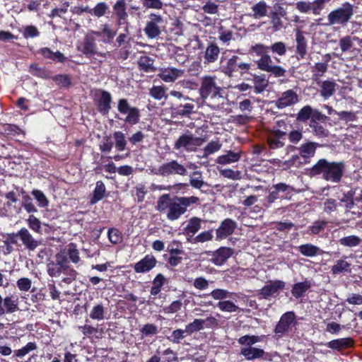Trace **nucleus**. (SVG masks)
Listing matches in <instances>:
<instances>
[{
	"mask_svg": "<svg viewBox=\"0 0 362 362\" xmlns=\"http://www.w3.org/2000/svg\"><path fill=\"white\" fill-rule=\"evenodd\" d=\"M166 90L167 88L164 86H153L149 90V95L155 100H160L167 98Z\"/></svg>",
	"mask_w": 362,
	"mask_h": 362,
	"instance_id": "864d4df0",
	"label": "nucleus"
},
{
	"mask_svg": "<svg viewBox=\"0 0 362 362\" xmlns=\"http://www.w3.org/2000/svg\"><path fill=\"white\" fill-rule=\"evenodd\" d=\"M51 79L61 88H69L71 85V78L68 74H57L52 76Z\"/></svg>",
	"mask_w": 362,
	"mask_h": 362,
	"instance_id": "49530a36",
	"label": "nucleus"
},
{
	"mask_svg": "<svg viewBox=\"0 0 362 362\" xmlns=\"http://www.w3.org/2000/svg\"><path fill=\"white\" fill-rule=\"evenodd\" d=\"M347 257L344 256L343 258L338 259L331 267L332 274L334 275L342 273H350L351 272V264L347 262Z\"/></svg>",
	"mask_w": 362,
	"mask_h": 362,
	"instance_id": "c85d7f7f",
	"label": "nucleus"
},
{
	"mask_svg": "<svg viewBox=\"0 0 362 362\" xmlns=\"http://www.w3.org/2000/svg\"><path fill=\"white\" fill-rule=\"evenodd\" d=\"M117 110L120 114L127 115L124 119L125 123L132 126L139 122L141 117L140 110L137 107L131 106L127 99H119Z\"/></svg>",
	"mask_w": 362,
	"mask_h": 362,
	"instance_id": "9d476101",
	"label": "nucleus"
},
{
	"mask_svg": "<svg viewBox=\"0 0 362 362\" xmlns=\"http://www.w3.org/2000/svg\"><path fill=\"white\" fill-rule=\"evenodd\" d=\"M285 15L286 11L282 7H279V13L276 11H272L271 13V23L276 30H279L282 27L281 16L284 17Z\"/></svg>",
	"mask_w": 362,
	"mask_h": 362,
	"instance_id": "09e8293b",
	"label": "nucleus"
},
{
	"mask_svg": "<svg viewBox=\"0 0 362 362\" xmlns=\"http://www.w3.org/2000/svg\"><path fill=\"white\" fill-rule=\"evenodd\" d=\"M217 306L223 312L233 313L239 310L238 306L230 300L219 301Z\"/></svg>",
	"mask_w": 362,
	"mask_h": 362,
	"instance_id": "774afa93",
	"label": "nucleus"
},
{
	"mask_svg": "<svg viewBox=\"0 0 362 362\" xmlns=\"http://www.w3.org/2000/svg\"><path fill=\"white\" fill-rule=\"evenodd\" d=\"M236 228V221L229 218L224 219L216 230V240L219 241L226 239L234 233Z\"/></svg>",
	"mask_w": 362,
	"mask_h": 362,
	"instance_id": "dca6fc26",
	"label": "nucleus"
},
{
	"mask_svg": "<svg viewBox=\"0 0 362 362\" xmlns=\"http://www.w3.org/2000/svg\"><path fill=\"white\" fill-rule=\"evenodd\" d=\"M186 167L179 163L177 160H171L169 162L163 163L157 169L154 174L168 177L170 176H185L187 174Z\"/></svg>",
	"mask_w": 362,
	"mask_h": 362,
	"instance_id": "9b49d317",
	"label": "nucleus"
},
{
	"mask_svg": "<svg viewBox=\"0 0 362 362\" xmlns=\"http://www.w3.org/2000/svg\"><path fill=\"white\" fill-rule=\"evenodd\" d=\"M320 146V144L310 140L305 141L298 147L289 145L287 147L288 151H293L297 150L298 153L293 155L288 160L285 161V164L289 167L295 166L296 168L309 164L311 162V159L315 156L317 149Z\"/></svg>",
	"mask_w": 362,
	"mask_h": 362,
	"instance_id": "7ed1b4c3",
	"label": "nucleus"
},
{
	"mask_svg": "<svg viewBox=\"0 0 362 362\" xmlns=\"http://www.w3.org/2000/svg\"><path fill=\"white\" fill-rule=\"evenodd\" d=\"M95 40L93 37H86L83 40L81 52L86 57L94 55L97 53Z\"/></svg>",
	"mask_w": 362,
	"mask_h": 362,
	"instance_id": "c9c22d12",
	"label": "nucleus"
},
{
	"mask_svg": "<svg viewBox=\"0 0 362 362\" xmlns=\"http://www.w3.org/2000/svg\"><path fill=\"white\" fill-rule=\"evenodd\" d=\"M206 141V137L194 136L189 131L181 134L175 141L173 148L180 152H196Z\"/></svg>",
	"mask_w": 362,
	"mask_h": 362,
	"instance_id": "6e6552de",
	"label": "nucleus"
},
{
	"mask_svg": "<svg viewBox=\"0 0 362 362\" xmlns=\"http://www.w3.org/2000/svg\"><path fill=\"white\" fill-rule=\"evenodd\" d=\"M298 102V94L292 89L283 92L276 100L274 105L278 109H284L295 105Z\"/></svg>",
	"mask_w": 362,
	"mask_h": 362,
	"instance_id": "a211bd4d",
	"label": "nucleus"
},
{
	"mask_svg": "<svg viewBox=\"0 0 362 362\" xmlns=\"http://www.w3.org/2000/svg\"><path fill=\"white\" fill-rule=\"evenodd\" d=\"M328 221L324 220H317L313 222V225L309 226V230L311 234L318 235L320 232L324 230L327 227Z\"/></svg>",
	"mask_w": 362,
	"mask_h": 362,
	"instance_id": "338daca9",
	"label": "nucleus"
},
{
	"mask_svg": "<svg viewBox=\"0 0 362 362\" xmlns=\"http://www.w3.org/2000/svg\"><path fill=\"white\" fill-rule=\"evenodd\" d=\"M184 254L182 247L175 249H170V257L168 259V263L172 267H176L181 263L182 258L181 255Z\"/></svg>",
	"mask_w": 362,
	"mask_h": 362,
	"instance_id": "c03bdc74",
	"label": "nucleus"
},
{
	"mask_svg": "<svg viewBox=\"0 0 362 362\" xmlns=\"http://www.w3.org/2000/svg\"><path fill=\"white\" fill-rule=\"evenodd\" d=\"M285 282L281 280L269 281V284L264 286L258 291L257 296L259 299H269L271 296L280 290L285 288Z\"/></svg>",
	"mask_w": 362,
	"mask_h": 362,
	"instance_id": "2eb2a0df",
	"label": "nucleus"
},
{
	"mask_svg": "<svg viewBox=\"0 0 362 362\" xmlns=\"http://www.w3.org/2000/svg\"><path fill=\"white\" fill-rule=\"evenodd\" d=\"M204 329V322L202 319H194L193 322L185 326L187 335H192L193 333L199 332Z\"/></svg>",
	"mask_w": 362,
	"mask_h": 362,
	"instance_id": "603ef678",
	"label": "nucleus"
},
{
	"mask_svg": "<svg viewBox=\"0 0 362 362\" xmlns=\"http://www.w3.org/2000/svg\"><path fill=\"white\" fill-rule=\"evenodd\" d=\"M89 316L95 320H102L105 318V308L102 303L94 305L90 312Z\"/></svg>",
	"mask_w": 362,
	"mask_h": 362,
	"instance_id": "5fc2aeb1",
	"label": "nucleus"
},
{
	"mask_svg": "<svg viewBox=\"0 0 362 362\" xmlns=\"http://www.w3.org/2000/svg\"><path fill=\"white\" fill-rule=\"evenodd\" d=\"M189 185L195 189H201L204 182L202 179V173L199 171H194L192 173L189 179Z\"/></svg>",
	"mask_w": 362,
	"mask_h": 362,
	"instance_id": "69168bd1",
	"label": "nucleus"
},
{
	"mask_svg": "<svg viewBox=\"0 0 362 362\" xmlns=\"http://www.w3.org/2000/svg\"><path fill=\"white\" fill-rule=\"evenodd\" d=\"M220 47L215 41H209L204 52V63L210 64L216 62L220 54Z\"/></svg>",
	"mask_w": 362,
	"mask_h": 362,
	"instance_id": "4be33fe9",
	"label": "nucleus"
},
{
	"mask_svg": "<svg viewBox=\"0 0 362 362\" xmlns=\"http://www.w3.org/2000/svg\"><path fill=\"white\" fill-rule=\"evenodd\" d=\"M210 252V261L216 266H222L233 255V250L229 247H221Z\"/></svg>",
	"mask_w": 362,
	"mask_h": 362,
	"instance_id": "f3484780",
	"label": "nucleus"
},
{
	"mask_svg": "<svg viewBox=\"0 0 362 362\" xmlns=\"http://www.w3.org/2000/svg\"><path fill=\"white\" fill-rule=\"evenodd\" d=\"M354 340L351 337L340 338L333 339L327 343V346L333 350L341 351L344 349L353 347Z\"/></svg>",
	"mask_w": 362,
	"mask_h": 362,
	"instance_id": "393cba45",
	"label": "nucleus"
},
{
	"mask_svg": "<svg viewBox=\"0 0 362 362\" xmlns=\"http://www.w3.org/2000/svg\"><path fill=\"white\" fill-rule=\"evenodd\" d=\"M18 238L25 247L29 250H35L40 244L35 240L26 228H22L18 231Z\"/></svg>",
	"mask_w": 362,
	"mask_h": 362,
	"instance_id": "b1692460",
	"label": "nucleus"
},
{
	"mask_svg": "<svg viewBox=\"0 0 362 362\" xmlns=\"http://www.w3.org/2000/svg\"><path fill=\"white\" fill-rule=\"evenodd\" d=\"M30 73L38 78L43 79H50L52 78V72L45 67H40L37 64L33 63L30 65Z\"/></svg>",
	"mask_w": 362,
	"mask_h": 362,
	"instance_id": "58836bf2",
	"label": "nucleus"
},
{
	"mask_svg": "<svg viewBox=\"0 0 362 362\" xmlns=\"http://www.w3.org/2000/svg\"><path fill=\"white\" fill-rule=\"evenodd\" d=\"M345 172V164L342 161H329L326 158L319 159L312 167L306 169L310 177L320 176L323 180L334 183L341 182Z\"/></svg>",
	"mask_w": 362,
	"mask_h": 362,
	"instance_id": "f03ea898",
	"label": "nucleus"
},
{
	"mask_svg": "<svg viewBox=\"0 0 362 362\" xmlns=\"http://www.w3.org/2000/svg\"><path fill=\"white\" fill-rule=\"evenodd\" d=\"M35 199L38 203V206L41 208H45L49 205V200L45 194L40 189H33L31 192Z\"/></svg>",
	"mask_w": 362,
	"mask_h": 362,
	"instance_id": "680f3d73",
	"label": "nucleus"
},
{
	"mask_svg": "<svg viewBox=\"0 0 362 362\" xmlns=\"http://www.w3.org/2000/svg\"><path fill=\"white\" fill-rule=\"evenodd\" d=\"M325 62H317L312 68L313 78L317 81L320 77L322 76L328 69V62L331 59V55L327 54L324 56Z\"/></svg>",
	"mask_w": 362,
	"mask_h": 362,
	"instance_id": "bb28decb",
	"label": "nucleus"
},
{
	"mask_svg": "<svg viewBox=\"0 0 362 362\" xmlns=\"http://www.w3.org/2000/svg\"><path fill=\"white\" fill-rule=\"evenodd\" d=\"M337 84L334 81L325 80L320 82V95L327 100L332 96L337 88Z\"/></svg>",
	"mask_w": 362,
	"mask_h": 362,
	"instance_id": "cd10ccee",
	"label": "nucleus"
},
{
	"mask_svg": "<svg viewBox=\"0 0 362 362\" xmlns=\"http://www.w3.org/2000/svg\"><path fill=\"white\" fill-rule=\"evenodd\" d=\"M250 67L251 64L243 62L238 55L228 57L223 53L220 59V71L229 77L233 76L235 73H239L241 76L248 74Z\"/></svg>",
	"mask_w": 362,
	"mask_h": 362,
	"instance_id": "423d86ee",
	"label": "nucleus"
},
{
	"mask_svg": "<svg viewBox=\"0 0 362 362\" xmlns=\"http://www.w3.org/2000/svg\"><path fill=\"white\" fill-rule=\"evenodd\" d=\"M115 139V146L117 151H123L126 149L127 141L125 139L124 134L120 131L115 132L113 134Z\"/></svg>",
	"mask_w": 362,
	"mask_h": 362,
	"instance_id": "8fccbe9b",
	"label": "nucleus"
},
{
	"mask_svg": "<svg viewBox=\"0 0 362 362\" xmlns=\"http://www.w3.org/2000/svg\"><path fill=\"white\" fill-rule=\"evenodd\" d=\"M154 60L147 55H142L138 59V66L139 70L144 72L155 71L156 68L153 66Z\"/></svg>",
	"mask_w": 362,
	"mask_h": 362,
	"instance_id": "4c0bfd02",
	"label": "nucleus"
},
{
	"mask_svg": "<svg viewBox=\"0 0 362 362\" xmlns=\"http://www.w3.org/2000/svg\"><path fill=\"white\" fill-rule=\"evenodd\" d=\"M22 194V206L28 213H35L37 211V208L33 202V199L24 189L21 190Z\"/></svg>",
	"mask_w": 362,
	"mask_h": 362,
	"instance_id": "a18cd8bd",
	"label": "nucleus"
},
{
	"mask_svg": "<svg viewBox=\"0 0 362 362\" xmlns=\"http://www.w3.org/2000/svg\"><path fill=\"white\" fill-rule=\"evenodd\" d=\"M311 287V283L309 281L294 284L292 286L291 293L296 298H301L304 293Z\"/></svg>",
	"mask_w": 362,
	"mask_h": 362,
	"instance_id": "e433bc0d",
	"label": "nucleus"
},
{
	"mask_svg": "<svg viewBox=\"0 0 362 362\" xmlns=\"http://www.w3.org/2000/svg\"><path fill=\"white\" fill-rule=\"evenodd\" d=\"M221 144L219 141H211L204 148V155L203 158H206L209 155L213 154L218 151H219L221 148Z\"/></svg>",
	"mask_w": 362,
	"mask_h": 362,
	"instance_id": "4d7b16f0",
	"label": "nucleus"
},
{
	"mask_svg": "<svg viewBox=\"0 0 362 362\" xmlns=\"http://www.w3.org/2000/svg\"><path fill=\"white\" fill-rule=\"evenodd\" d=\"M194 100L188 96L185 97L182 100L175 102L171 107L174 114L182 117H189L194 112Z\"/></svg>",
	"mask_w": 362,
	"mask_h": 362,
	"instance_id": "ddd939ff",
	"label": "nucleus"
},
{
	"mask_svg": "<svg viewBox=\"0 0 362 362\" xmlns=\"http://www.w3.org/2000/svg\"><path fill=\"white\" fill-rule=\"evenodd\" d=\"M158 261L154 255H146L141 259L134 264V271L138 274L149 272L157 264Z\"/></svg>",
	"mask_w": 362,
	"mask_h": 362,
	"instance_id": "6ab92c4d",
	"label": "nucleus"
},
{
	"mask_svg": "<svg viewBox=\"0 0 362 362\" xmlns=\"http://www.w3.org/2000/svg\"><path fill=\"white\" fill-rule=\"evenodd\" d=\"M113 11L117 18V25L119 26L125 25L124 30L128 33L129 23L128 21V13L125 0H117L113 5Z\"/></svg>",
	"mask_w": 362,
	"mask_h": 362,
	"instance_id": "4468645a",
	"label": "nucleus"
},
{
	"mask_svg": "<svg viewBox=\"0 0 362 362\" xmlns=\"http://www.w3.org/2000/svg\"><path fill=\"white\" fill-rule=\"evenodd\" d=\"M47 271L51 277H59L62 274H64L66 277L62 279V281L66 284H70L74 281L78 274L76 270L70 265L66 255L62 252L56 254L54 261L47 264Z\"/></svg>",
	"mask_w": 362,
	"mask_h": 362,
	"instance_id": "39448f33",
	"label": "nucleus"
},
{
	"mask_svg": "<svg viewBox=\"0 0 362 362\" xmlns=\"http://www.w3.org/2000/svg\"><path fill=\"white\" fill-rule=\"evenodd\" d=\"M106 194V187L104 182L101 180L97 181L95 187L93 192L92 197L90 199L91 204H95L102 200Z\"/></svg>",
	"mask_w": 362,
	"mask_h": 362,
	"instance_id": "473e14b6",
	"label": "nucleus"
},
{
	"mask_svg": "<svg viewBox=\"0 0 362 362\" xmlns=\"http://www.w3.org/2000/svg\"><path fill=\"white\" fill-rule=\"evenodd\" d=\"M186 335L185 329H177L173 331L171 335L167 336L166 338L173 344H180Z\"/></svg>",
	"mask_w": 362,
	"mask_h": 362,
	"instance_id": "e2e57ef3",
	"label": "nucleus"
},
{
	"mask_svg": "<svg viewBox=\"0 0 362 362\" xmlns=\"http://www.w3.org/2000/svg\"><path fill=\"white\" fill-rule=\"evenodd\" d=\"M313 108L310 105H305L302 107L297 114V120L299 122H306L310 119L313 115Z\"/></svg>",
	"mask_w": 362,
	"mask_h": 362,
	"instance_id": "0e129e2a",
	"label": "nucleus"
},
{
	"mask_svg": "<svg viewBox=\"0 0 362 362\" xmlns=\"http://www.w3.org/2000/svg\"><path fill=\"white\" fill-rule=\"evenodd\" d=\"M288 185L283 182L273 185L267 197V202L269 204L274 203L276 199L281 197L280 192H286L288 191Z\"/></svg>",
	"mask_w": 362,
	"mask_h": 362,
	"instance_id": "c756f323",
	"label": "nucleus"
},
{
	"mask_svg": "<svg viewBox=\"0 0 362 362\" xmlns=\"http://www.w3.org/2000/svg\"><path fill=\"white\" fill-rule=\"evenodd\" d=\"M354 6L349 1L341 4V6L332 11L327 16L328 25H346L354 16Z\"/></svg>",
	"mask_w": 362,
	"mask_h": 362,
	"instance_id": "1a4fd4ad",
	"label": "nucleus"
},
{
	"mask_svg": "<svg viewBox=\"0 0 362 362\" xmlns=\"http://www.w3.org/2000/svg\"><path fill=\"white\" fill-rule=\"evenodd\" d=\"M295 319L296 315L293 311L286 312L281 316L279 321L274 329V332L277 339L283 337L285 334L288 332Z\"/></svg>",
	"mask_w": 362,
	"mask_h": 362,
	"instance_id": "f8f14e48",
	"label": "nucleus"
},
{
	"mask_svg": "<svg viewBox=\"0 0 362 362\" xmlns=\"http://www.w3.org/2000/svg\"><path fill=\"white\" fill-rule=\"evenodd\" d=\"M202 219L194 216L188 221V223L185 228L187 234L194 235L201 228Z\"/></svg>",
	"mask_w": 362,
	"mask_h": 362,
	"instance_id": "de8ad7c7",
	"label": "nucleus"
},
{
	"mask_svg": "<svg viewBox=\"0 0 362 362\" xmlns=\"http://www.w3.org/2000/svg\"><path fill=\"white\" fill-rule=\"evenodd\" d=\"M199 204L200 199L196 196L171 197L169 194H163L157 201L156 209L160 213L165 214L168 220L175 221Z\"/></svg>",
	"mask_w": 362,
	"mask_h": 362,
	"instance_id": "f257e3e1",
	"label": "nucleus"
},
{
	"mask_svg": "<svg viewBox=\"0 0 362 362\" xmlns=\"http://www.w3.org/2000/svg\"><path fill=\"white\" fill-rule=\"evenodd\" d=\"M165 26L166 19L163 14L151 12L147 16L144 32L148 39H156L161 35Z\"/></svg>",
	"mask_w": 362,
	"mask_h": 362,
	"instance_id": "0eeeda50",
	"label": "nucleus"
},
{
	"mask_svg": "<svg viewBox=\"0 0 362 362\" xmlns=\"http://www.w3.org/2000/svg\"><path fill=\"white\" fill-rule=\"evenodd\" d=\"M298 250L301 255L309 257L321 255L323 252L320 247L311 243H305L299 245Z\"/></svg>",
	"mask_w": 362,
	"mask_h": 362,
	"instance_id": "2f4dec72",
	"label": "nucleus"
},
{
	"mask_svg": "<svg viewBox=\"0 0 362 362\" xmlns=\"http://www.w3.org/2000/svg\"><path fill=\"white\" fill-rule=\"evenodd\" d=\"M272 59L269 54L260 57L256 61L257 68L262 71H267L272 66Z\"/></svg>",
	"mask_w": 362,
	"mask_h": 362,
	"instance_id": "13d9d810",
	"label": "nucleus"
},
{
	"mask_svg": "<svg viewBox=\"0 0 362 362\" xmlns=\"http://www.w3.org/2000/svg\"><path fill=\"white\" fill-rule=\"evenodd\" d=\"M62 253L66 255V258H67L70 262H73L74 264H78L81 259L79 256V251L77 249V245L76 243H69L66 249L62 252Z\"/></svg>",
	"mask_w": 362,
	"mask_h": 362,
	"instance_id": "72a5a7b5",
	"label": "nucleus"
},
{
	"mask_svg": "<svg viewBox=\"0 0 362 362\" xmlns=\"http://www.w3.org/2000/svg\"><path fill=\"white\" fill-rule=\"evenodd\" d=\"M269 47V51L279 56H284L287 52V47L284 42L279 41L272 44Z\"/></svg>",
	"mask_w": 362,
	"mask_h": 362,
	"instance_id": "052dcab7",
	"label": "nucleus"
},
{
	"mask_svg": "<svg viewBox=\"0 0 362 362\" xmlns=\"http://www.w3.org/2000/svg\"><path fill=\"white\" fill-rule=\"evenodd\" d=\"M254 91L255 93H262L269 86V81L264 74L255 75L253 77Z\"/></svg>",
	"mask_w": 362,
	"mask_h": 362,
	"instance_id": "79ce46f5",
	"label": "nucleus"
},
{
	"mask_svg": "<svg viewBox=\"0 0 362 362\" xmlns=\"http://www.w3.org/2000/svg\"><path fill=\"white\" fill-rule=\"evenodd\" d=\"M18 309V298L17 297L10 295L4 298V315L7 313H13Z\"/></svg>",
	"mask_w": 362,
	"mask_h": 362,
	"instance_id": "f704fd0d",
	"label": "nucleus"
},
{
	"mask_svg": "<svg viewBox=\"0 0 362 362\" xmlns=\"http://www.w3.org/2000/svg\"><path fill=\"white\" fill-rule=\"evenodd\" d=\"M185 71L175 67L160 68L158 77L165 83H173L179 78L182 77Z\"/></svg>",
	"mask_w": 362,
	"mask_h": 362,
	"instance_id": "aec40b11",
	"label": "nucleus"
},
{
	"mask_svg": "<svg viewBox=\"0 0 362 362\" xmlns=\"http://www.w3.org/2000/svg\"><path fill=\"white\" fill-rule=\"evenodd\" d=\"M100 97L95 100L97 110L102 115H107L111 109L112 95L105 90H100Z\"/></svg>",
	"mask_w": 362,
	"mask_h": 362,
	"instance_id": "412c9836",
	"label": "nucleus"
},
{
	"mask_svg": "<svg viewBox=\"0 0 362 362\" xmlns=\"http://www.w3.org/2000/svg\"><path fill=\"white\" fill-rule=\"evenodd\" d=\"M199 92L203 100L209 99L214 103L211 105L214 109L218 108L220 104H223V88L218 84L217 78L215 76L202 77Z\"/></svg>",
	"mask_w": 362,
	"mask_h": 362,
	"instance_id": "20e7f679",
	"label": "nucleus"
},
{
	"mask_svg": "<svg viewBox=\"0 0 362 362\" xmlns=\"http://www.w3.org/2000/svg\"><path fill=\"white\" fill-rule=\"evenodd\" d=\"M165 283L166 278L165 276L161 273L158 274L152 281L153 286L150 290L151 295L156 296L161 291L162 287Z\"/></svg>",
	"mask_w": 362,
	"mask_h": 362,
	"instance_id": "ea45409f",
	"label": "nucleus"
},
{
	"mask_svg": "<svg viewBox=\"0 0 362 362\" xmlns=\"http://www.w3.org/2000/svg\"><path fill=\"white\" fill-rule=\"evenodd\" d=\"M240 158V152H233L229 151L225 155L219 156L216 158V163L221 165H227L231 163L237 162Z\"/></svg>",
	"mask_w": 362,
	"mask_h": 362,
	"instance_id": "a19ab883",
	"label": "nucleus"
},
{
	"mask_svg": "<svg viewBox=\"0 0 362 362\" xmlns=\"http://www.w3.org/2000/svg\"><path fill=\"white\" fill-rule=\"evenodd\" d=\"M267 4L264 1L257 2L252 7L253 11L252 16L255 19L266 16L267 15Z\"/></svg>",
	"mask_w": 362,
	"mask_h": 362,
	"instance_id": "37998d69",
	"label": "nucleus"
},
{
	"mask_svg": "<svg viewBox=\"0 0 362 362\" xmlns=\"http://www.w3.org/2000/svg\"><path fill=\"white\" fill-rule=\"evenodd\" d=\"M361 242V238L354 235L343 237L338 240V243L344 247H356Z\"/></svg>",
	"mask_w": 362,
	"mask_h": 362,
	"instance_id": "3c124183",
	"label": "nucleus"
},
{
	"mask_svg": "<svg viewBox=\"0 0 362 362\" xmlns=\"http://www.w3.org/2000/svg\"><path fill=\"white\" fill-rule=\"evenodd\" d=\"M143 7L146 10L153 9L156 11L162 10L165 4L162 0H140Z\"/></svg>",
	"mask_w": 362,
	"mask_h": 362,
	"instance_id": "6e6d98bb",
	"label": "nucleus"
},
{
	"mask_svg": "<svg viewBox=\"0 0 362 362\" xmlns=\"http://www.w3.org/2000/svg\"><path fill=\"white\" fill-rule=\"evenodd\" d=\"M265 354L263 349L252 346L242 348L240 350V354L248 361L262 358Z\"/></svg>",
	"mask_w": 362,
	"mask_h": 362,
	"instance_id": "7c9ffc66",
	"label": "nucleus"
},
{
	"mask_svg": "<svg viewBox=\"0 0 362 362\" xmlns=\"http://www.w3.org/2000/svg\"><path fill=\"white\" fill-rule=\"evenodd\" d=\"M38 53L40 54L45 59H50L54 62L64 63L67 57L59 51L53 52L49 47H42L39 49Z\"/></svg>",
	"mask_w": 362,
	"mask_h": 362,
	"instance_id": "a878e982",
	"label": "nucleus"
},
{
	"mask_svg": "<svg viewBox=\"0 0 362 362\" xmlns=\"http://www.w3.org/2000/svg\"><path fill=\"white\" fill-rule=\"evenodd\" d=\"M296 54L298 60L303 59L308 52V42L303 33L297 30L296 33Z\"/></svg>",
	"mask_w": 362,
	"mask_h": 362,
	"instance_id": "5701e85b",
	"label": "nucleus"
},
{
	"mask_svg": "<svg viewBox=\"0 0 362 362\" xmlns=\"http://www.w3.org/2000/svg\"><path fill=\"white\" fill-rule=\"evenodd\" d=\"M269 51V47L264 45L262 43H257L254 45H252L250 49V52L251 53L255 54L257 56L262 57L264 56H266L268 54Z\"/></svg>",
	"mask_w": 362,
	"mask_h": 362,
	"instance_id": "bf43d9fd",
	"label": "nucleus"
}]
</instances>
